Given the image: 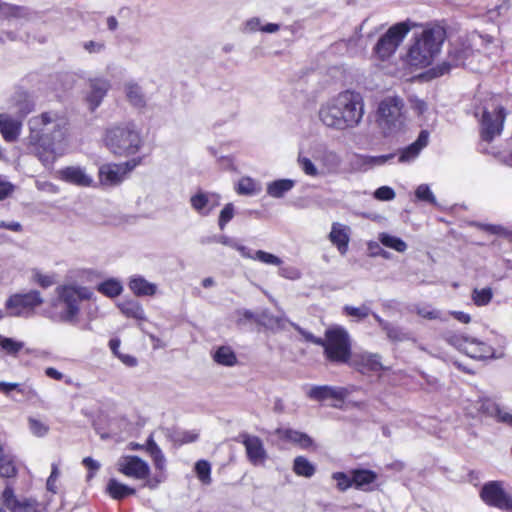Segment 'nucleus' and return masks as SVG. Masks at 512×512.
<instances>
[{
  "label": "nucleus",
  "mask_w": 512,
  "mask_h": 512,
  "mask_svg": "<svg viewBox=\"0 0 512 512\" xmlns=\"http://www.w3.org/2000/svg\"><path fill=\"white\" fill-rule=\"evenodd\" d=\"M405 104L399 96L383 98L376 111V123L386 137L394 136L406 128Z\"/></svg>",
  "instance_id": "nucleus-6"
},
{
  "label": "nucleus",
  "mask_w": 512,
  "mask_h": 512,
  "mask_svg": "<svg viewBox=\"0 0 512 512\" xmlns=\"http://www.w3.org/2000/svg\"><path fill=\"white\" fill-rule=\"evenodd\" d=\"M137 165L134 160L125 163L104 164L99 168V179L101 184L107 186H116L120 184L126 175L131 172Z\"/></svg>",
  "instance_id": "nucleus-14"
},
{
  "label": "nucleus",
  "mask_w": 512,
  "mask_h": 512,
  "mask_svg": "<svg viewBox=\"0 0 512 512\" xmlns=\"http://www.w3.org/2000/svg\"><path fill=\"white\" fill-rule=\"evenodd\" d=\"M128 286L136 296H153L157 291L156 284L139 275L131 277Z\"/></svg>",
  "instance_id": "nucleus-31"
},
{
  "label": "nucleus",
  "mask_w": 512,
  "mask_h": 512,
  "mask_svg": "<svg viewBox=\"0 0 512 512\" xmlns=\"http://www.w3.org/2000/svg\"><path fill=\"white\" fill-rule=\"evenodd\" d=\"M220 200L218 193L198 190L190 197V205L197 214L206 217L220 205Z\"/></svg>",
  "instance_id": "nucleus-17"
},
{
  "label": "nucleus",
  "mask_w": 512,
  "mask_h": 512,
  "mask_svg": "<svg viewBox=\"0 0 512 512\" xmlns=\"http://www.w3.org/2000/svg\"><path fill=\"white\" fill-rule=\"evenodd\" d=\"M57 177L71 185L78 187H90L93 184V177L86 168L75 165L67 166L57 171Z\"/></svg>",
  "instance_id": "nucleus-19"
},
{
  "label": "nucleus",
  "mask_w": 512,
  "mask_h": 512,
  "mask_svg": "<svg viewBox=\"0 0 512 512\" xmlns=\"http://www.w3.org/2000/svg\"><path fill=\"white\" fill-rule=\"evenodd\" d=\"M429 141V133L426 130H422L415 142L410 144L408 147L402 150L399 156V162H409L414 160L420 153V151L427 146Z\"/></svg>",
  "instance_id": "nucleus-29"
},
{
  "label": "nucleus",
  "mask_w": 512,
  "mask_h": 512,
  "mask_svg": "<svg viewBox=\"0 0 512 512\" xmlns=\"http://www.w3.org/2000/svg\"><path fill=\"white\" fill-rule=\"evenodd\" d=\"M43 303V298L39 291L31 290L24 294H13L5 302V311L7 316L11 317H29L34 310Z\"/></svg>",
  "instance_id": "nucleus-9"
},
{
  "label": "nucleus",
  "mask_w": 512,
  "mask_h": 512,
  "mask_svg": "<svg viewBox=\"0 0 512 512\" xmlns=\"http://www.w3.org/2000/svg\"><path fill=\"white\" fill-rule=\"evenodd\" d=\"M278 274L279 276L289 279V280H298L301 277V272L294 266H278Z\"/></svg>",
  "instance_id": "nucleus-59"
},
{
  "label": "nucleus",
  "mask_w": 512,
  "mask_h": 512,
  "mask_svg": "<svg viewBox=\"0 0 512 512\" xmlns=\"http://www.w3.org/2000/svg\"><path fill=\"white\" fill-rule=\"evenodd\" d=\"M394 158V154H386V155H378V156H371V155H361L358 156V162L365 170L371 169L377 166H383L388 161Z\"/></svg>",
  "instance_id": "nucleus-40"
},
{
  "label": "nucleus",
  "mask_w": 512,
  "mask_h": 512,
  "mask_svg": "<svg viewBox=\"0 0 512 512\" xmlns=\"http://www.w3.org/2000/svg\"><path fill=\"white\" fill-rule=\"evenodd\" d=\"M383 331H385L387 337L394 342H403L410 339L408 333H405L400 327L392 325L391 323H389Z\"/></svg>",
  "instance_id": "nucleus-53"
},
{
  "label": "nucleus",
  "mask_w": 512,
  "mask_h": 512,
  "mask_svg": "<svg viewBox=\"0 0 512 512\" xmlns=\"http://www.w3.org/2000/svg\"><path fill=\"white\" fill-rule=\"evenodd\" d=\"M244 258L256 260L263 264L273 266H280L283 263L278 256L263 250H257L255 252L250 250V256H245Z\"/></svg>",
  "instance_id": "nucleus-45"
},
{
  "label": "nucleus",
  "mask_w": 512,
  "mask_h": 512,
  "mask_svg": "<svg viewBox=\"0 0 512 512\" xmlns=\"http://www.w3.org/2000/svg\"><path fill=\"white\" fill-rule=\"evenodd\" d=\"M28 124L31 141L43 145L48 142L65 143L68 124L65 116L53 111L44 112L32 117Z\"/></svg>",
  "instance_id": "nucleus-4"
},
{
  "label": "nucleus",
  "mask_w": 512,
  "mask_h": 512,
  "mask_svg": "<svg viewBox=\"0 0 512 512\" xmlns=\"http://www.w3.org/2000/svg\"><path fill=\"white\" fill-rule=\"evenodd\" d=\"M124 90L129 103L135 108H144L146 106V98L142 87L133 81L125 83Z\"/></svg>",
  "instance_id": "nucleus-33"
},
{
  "label": "nucleus",
  "mask_w": 512,
  "mask_h": 512,
  "mask_svg": "<svg viewBox=\"0 0 512 512\" xmlns=\"http://www.w3.org/2000/svg\"><path fill=\"white\" fill-rule=\"evenodd\" d=\"M104 143L107 149L116 156L136 154L142 139L134 123H121L106 129Z\"/></svg>",
  "instance_id": "nucleus-5"
},
{
  "label": "nucleus",
  "mask_w": 512,
  "mask_h": 512,
  "mask_svg": "<svg viewBox=\"0 0 512 512\" xmlns=\"http://www.w3.org/2000/svg\"><path fill=\"white\" fill-rule=\"evenodd\" d=\"M493 297L492 289L489 287L477 289L472 292V300L476 306H486L490 303Z\"/></svg>",
  "instance_id": "nucleus-50"
},
{
  "label": "nucleus",
  "mask_w": 512,
  "mask_h": 512,
  "mask_svg": "<svg viewBox=\"0 0 512 512\" xmlns=\"http://www.w3.org/2000/svg\"><path fill=\"white\" fill-rule=\"evenodd\" d=\"M195 472L197 474L198 479L204 484L209 485L212 481L211 479V465L206 460H199L195 464Z\"/></svg>",
  "instance_id": "nucleus-48"
},
{
  "label": "nucleus",
  "mask_w": 512,
  "mask_h": 512,
  "mask_svg": "<svg viewBox=\"0 0 512 512\" xmlns=\"http://www.w3.org/2000/svg\"><path fill=\"white\" fill-rule=\"evenodd\" d=\"M343 313L346 316H351V317L355 318L357 321H361L371 314V309L369 306H367L365 304H363L359 307L345 305L343 307Z\"/></svg>",
  "instance_id": "nucleus-49"
},
{
  "label": "nucleus",
  "mask_w": 512,
  "mask_h": 512,
  "mask_svg": "<svg viewBox=\"0 0 512 512\" xmlns=\"http://www.w3.org/2000/svg\"><path fill=\"white\" fill-rule=\"evenodd\" d=\"M408 22H399L391 26L381 37L373 48L374 54L380 60H387L394 55L404 38L410 31Z\"/></svg>",
  "instance_id": "nucleus-8"
},
{
  "label": "nucleus",
  "mask_w": 512,
  "mask_h": 512,
  "mask_svg": "<svg viewBox=\"0 0 512 512\" xmlns=\"http://www.w3.org/2000/svg\"><path fill=\"white\" fill-rule=\"evenodd\" d=\"M19 8L0 1V17L10 18L15 17L18 14Z\"/></svg>",
  "instance_id": "nucleus-63"
},
{
  "label": "nucleus",
  "mask_w": 512,
  "mask_h": 512,
  "mask_svg": "<svg viewBox=\"0 0 512 512\" xmlns=\"http://www.w3.org/2000/svg\"><path fill=\"white\" fill-rule=\"evenodd\" d=\"M478 411L489 416L495 418L498 422L507 424L512 427V414L504 411L499 404L495 401L483 398L478 402Z\"/></svg>",
  "instance_id": "nucleus-24"
},
{
  "label": "nucleus",
  "mask_w": 512,
  "mask_h": 512,
  "mask_svg": "<svg viewBox=\"0 0 512 512\" xmlns=\"http://www.w3.org/2000/svg\"><path fill=\"white\" fill-rule=\"evenodd\" d=\"M237 441L244 446L246 457L252 465H264L268 458V454L263 441L258 436L243 432L239 434Z\"/></svg>",
  "instance_id": "nucleus-13"
},
{
  "label": "nucleus",
  "mask_w": 512,
  "mask_h": 512,
  "mask_svg": "<svg viewBox=\"0 0 512 512\" xmlns=\"http://www.w3.org/2000/svg\"><path fill=\"white\" fill-rule=\"evenodd\" d=\"M21 122L19 118L11 117L6 113L0 114V133L8 142H13L20 134Z\"/></svg>",
  "instance_id": "nucleus-28"
},
{
  "label": "nucleus",
  "mask_w": 512,
  "mask_h": 512,
  "mask_svg": "<svg viewBox=\"0 0 512 512\" xmlns=\"http://www.w3.org/2000/svg\"><path fill=\"white\" fill-rule=\"evenodd\" d=\"M82 463L90 471V473L88 474V479L92 478L94 472H96L100 468V463L91 457H85Z\"/></svg>",
  "instance_id": "nucleus-64"
},
{
  "label": "nucleus",
  "mask_w": 512,
  "mask_h": 512,
  "mask_svg": "<svg viewBox=\"0 0 512 512\" xmlns=\"http://www.w3.org/2000/svg\"><path fill=\"white\" fill-rule=\"evenodd\" d=\"M415 196L420 201L427 202L433 205L436 204V198L432 193L431 189L429 188V186L426 184H421L417 187V189L415 190Z\"/></svg>",
  "instance_id": "nucleus-56"
},
{
  "label": "nucleus",
  "mask_w": 512,
  "mask_h": 512,
  "mask_svg": "<svg viewBox=\"0 0 512 512\" xmlns=\"http://www.w3.org/2000/svg\"><path fill=\"white\" fill-rule=\"evenodd\" d=\"M280 25L276 23L263 24L259 17H252L243 23L242 31L244 33H255L261 31L263 33H276L279 31Z\"/></svg>",
  "instance_id": "nucleus-34"
},
{
  "label": "nucleus",
  "mask_w": 512,
  "mask_h": 512,
  "mask_svg": "<svg viewBox=\"0 0 512 512\" xmlns=\"http://www.w3.org/2000/svg\"><path fill=\"white\" fill-rule=\"evenodd\" d=\"M36 143L38 144L36 155L46 167L51 166L65 152L66 143L54 144V142H48L46 145H43L41 142Z\"/></svg>",
  "instance_id": "nucleus-25"
},
{
  "label": "nucleus",
  "mask_w": 512,
  "mask_h": 512,
  "mask_svg": "<svg viewBox=\"0 0 512 512\" xmlns=\"http://www.w3.org/2000/svg\"><path fill=\"white\" fill-rule=\"evenodd\" d=\"M16 474V467L12 458L8 455L0 454V477L10 478Z\"/></svg>",
  "instance_id": "nucleus-52"
},
{
  "label": "nucleus",
  "mask_w": 512,
  "mask_h": 512,
  "mask_svg": "<svg viewBox=\"0 0 512 512\" xmlns=\"http://www.w3.org/2000/svg\"><path fill=\"white\" fill-rule=\"evenodd\" d=\"M14 191L15 186L11 182L5 179H0V201L11 196Z\"/></svg>",
  "instance_id": "nucleus-62"
},
{
  "label": "nucleus",
  "mask_w": 512,
  "mask_h": 512,
  "mask_svg": "<svg viewBox=\"0 0 512 512\" xmlns=\"http://www.w3.org/2000/svg\"><path fill=\"white\" fill-rule=\"evenodd\" d=\"M276 433L286 440L295 442L303 448H308L313 441L307 434L293 429H277Z\"/></svg>",
  "instance_id": "nucleus-37"
},
{
  "label": "nucleus",
  "mask_w": 512,
  "mask_h": 512,
  "mask_svg": "<svg viewBox=\"0 0 512 512\" xmlns=\"http://www.w3.org/2000/svg\"><path fill=\"white\" fill-rule=\"evenodd\" d=\"M505 116V109L501 106L495 108L492 112L487 110L483 112L481 119L482 140L490 142L494 137L501 134Z\"/></svg>",
  "instance_id": "nucleus-12"
},
{
  "label": "nucleus",
  "mask_w": 512,
  "mask_h": 512,
  "mask_svg": "<svg viewBox=\"0 0 512 512\" xmlns=\"http://www.w3.org/2000/svg\"><path fill=\"white\" fill-rule=\"evenodd\" d=\"M481 499L489 506L512 512V499L505 492L501 481H489L480 491Z\"/></svg>",
  "instance_id": "nucleus-11"
},
{
  "label": "nucleus",
  "mask_w": 512,
  "mask_h": 512,
  "mask_svg": "<svg viewBox=\"0 0 512 512\" xmlns=\"http://www.w3.org/2000/svg\"><path fill=\"white\" fill-rule=\"evenodd\" d=\"M464 353L477 360H483L494 357V349L485 342L479 341L476 338H469L467 345L464 348Z\"/></svg>",
  "instance_id": "nucleus-27"
},
{
  "label": "nucleus",
  "mask_w": 512,
  "mask_h": 512,
  "mask_svg": "<svg viewBox=\"0 0 512 512\" xmlns=\"http://www.w3.org/2000/svg\"><path fill=\"white\" fill-rule=\"evenodd\" d=\"M3 500L11 512H36L37 502L31 498H17L11 488L6 487L3 491Z\"/></svg>",
  "instance_id": "nucleus-22"
},
{
  "label": "nucleus",
  "mask_w": 512,
  "mask_h": 512,
  "mask_svg": "<svg viewBox=\"0 0 512 512\" xmlns=\"http://www.w3.org/2000/svg\"><path fill=\"white\" fill-rule=\"evenodd\" d=\"M293 470L299 476L310 478L315 473V466L305 457L298 456L294 460Z\"/></svg>",
  "instance_id": "nucleus-46"
},
{
  "label": "nucleus",
  "mask_w": 512,
  "mask_h": 512,
  "mask_svg": "<svg viewBox=\"0 0 512 512\" xmlns=\"http://www.w3.org/2000/svg\"><path fill=\"white\" fill-rule=\"evenodd\" d=\"M297 162L299 167L306 175L311 177H317L319 175L317 167L309 158L299 155Z\"/></svg>",
  "instance_id": "nucleus-57"
},
{
  "label": "nucleus",
  "mask_w": 512,
  "mask_h": 512,
  "mask_svg": "<svg viewBox=\"0 0 512 512\" xmlns=\"http://www.w3.org/2000/svg\"><path fill=\"white\" fill-rule=\"evenodd\" d=\"M34 108V102L22 88H16L8 100L7 109L18 118H24Z\"/></svg>",
  "instance_id": "nucleus-20"
},
{
  "label": "nucleus",
  "mask_w": 512,
  "mask_h": 512,
  "mask_svg": "<svg viewBox=\"0 0 512 512\" xmlns=\"http://www.w3.org/2000/svg\"><path fill=\"white\" fill-rule=\"evenodd\" d=\"M28 424L31 433L37 437H43L49 431V426L36 418L29 417Z\"/></svg>",
  "instance_id": "nucleus-55"
},
{
  "label": "nucleus",
  "mask_w": 512,
  "mask_h": 512,
  "mask_svg": "<svg viewBox=\"0 0 512 512\" xmlns=\"http://www.w3.org/2000/svg\"><path fill=\"white\" fill-rule=\"evenodd\" d=\"M295 186V181L291 179H279L267 184L266 192L273 198H282L287 192Z\"/></svg>",
  "instance_id": "nucleus-35"
},
{
  "label": "nucleus",
  "mask_w": 512,
  "mask_h": 512,
  "mask_svg": "<svg viewBox=\"0 0 512 512\" xmlns=\"http://www.w3.org/2000/svg\"><path fill=\"white\" fill-rule=\"evenodd\" d=\"M323 349L326 360L335 364H349L353 356L350 335L339 325L325 331Z\"/></svg>",
  "instance_id": "nucleus-7"
},
{
  "label": "nucleus",
  "mask_w": 512,
  "mask_h": 512,
  "mask_svg": "<svg viewBox=\"0 0 512 512\" xmlns=\"http://www.w3.org/2000/svg\"><path fill=\"white\" fill-rule=\"evenodd\" d=\"M332 478L337 483V488L340 491H346L348 488L353 486L352 476L349 477L344 472H335L332 474Z\"/></svg>",
  "instance_id": "nucleus-58"
},
{
  "label": "nucleus",
  "mask_w": 512,
  "mask_h": 512,
  "mask_svg": "<svg viewBox=\"0 0 512 512\" xmlns=\"http://www.w3.org/2000/svg\"><path fill=\"white\" fill-rule=\"evenodd\" d=\"M90 91L87 94L86 100L89 109L94 111L98 108L110 89V82L104 78L91 79L89 82Z\"/></svg>",
  "instance_id": "nucleus-23"
},
{
  "label": "nucleus",
  "mask_w": 512,
  "mask_h": 512,
  "mask_svg": "<svg viewBox=\"0 0 512 512\" xmlns=\"http://www.w3.org/2000/svg\"><path fill=\"white\" fill-rule=\"evenodd\" d=\"M260 191L259 184L251 177H242L236 187V192L239 195H255Z\"/></svg>",
  "instance_id": "nucleus-44"
},
{
  "label": "nucleus",
  "mask_w": 512,
  "mask_h": 512,
  "mask_svg": "<svg viewBox=\"0 0 512 512\" xmlns=\"http://www.w3.org/2000/svg\"><path fill=\"white\" fill-rule=\"evenodd\" d=\"M116 466L120 473L135 480H144L150 474L148 463L134 455L121 456Z\"/></svg>",
  "instance_id": "nucleus-15"
},
{
  "label": "nucleus",
  "mask_w": 512,
  "mask_h": 512,
  "mask_svg": "<svg viewBox=\"0 0 512 512\" xmlns=\"http://www.w3.org/2000/svg\"><path fill=\"white\" fill-rule=\"evenodd\" d=\"M446 32L441 26H428L414 37L407 53V61L411 66L427 67L439 54L445 40Z\"/></svg>",
  "instance_id": "nucleus-3"
},
{
  "label": "nucleus",
  "mask_w": 512,
  "mask_h": 512,
  "mask_svg": "<svg viewBox=\"0 0 512 512\" xmlns=\"http://www.w3.org/2000/svg\"><path fill=\"white\" fill-rule=\"evenodd\" d=\"M97 291L107 297L114 298L122 293L123 286L118 280L109 279L98 284Z\"/></svg>",
  "instance_id": "nucleus-41"
},
{
  "label": "nucleus",
  "mask_w": 512,
  "mask_h": 512,
  "mask_svg": "<svg viewBox=\"0 0 512 512\" xmlns=\"http://www.w3.org/2000/svg\"><path fill=\"white\" fill-rule=\"evenodd\" d=\"M329 240L335 245L341 255H345L350 241V228L339 222L332 223Z\"/></svg>",
  "instance_id": "nucleus-26"
},
{
  "label": "nucleus",
  "mask_w": 512,
  "mask_h": 512,
  "mask_svg": "<svg viewBox=\"0 0 512 512\" xmlns=\"http://www.w3.org/2000/svg\"><path fill=\"white\" fill-rule=\"evenodd\" d=\"M349 365L362 374L377 373L387 368L381 362V356L378 353L360 352L354 353Z\"/></svg>",
  "instance_id": "nucleus-16"
},
{
  "label": "nucleus",
  "mask_w": 512,
  "mask_h": 512,
  "mask_svg": "<svg viewBox=\"0 0 512 512\" xmlns=\"http://www.w3.org/2000/svg\"><path fill=\"white\" fill-rule=\"evenodd\" d=\"M212 241H216V242H219L225 246H229L235 250H237L242 257H245V256H250V249L244 245H241L239 243H237L236 241L232 240L231 238L227 237V236H214L212 238H208L207 240L205 239H202L201 242L202 243H210Z\"/></svg>",
  "instance_id": "nucleus-43"
},
{
  "label": "nucleus",
  "mask_w": 512,
  "mask_h": 512,
  "mask_svg": "<svg viewBox=\"0 0 512 512\" xmlns=\"http://www.w3.org/2000/svg\"><path fill=\"white\" fill-rule=\"evenodd\" d=\"M395 196V191L389 186H381L374 192V197L380 201H391Z\"/></svg>",
  "instance_id": "nucleus-61"
},
{
  "label": "nucleus",
  "mask_w": 512,
  "mask_h": 512,
  "mask_svg": "<svg viewBox=\"0 0 512 512\" xmlns=\"http://www.w3.org/2000/svg\"><path fill=\"white\" fill-rule=\"evenodd\" d=\"M472 55L473 49L471 45L467 41L459 39L451 43L447 60L433 68V73L435 76H442L449 73L451 68L465 65L466 61Z\"/></svg>",
  "instance_id": "nucleus-10"
},
{
  "label": "nucleus",
  "mask_w": 512,
  "mask_h": 512,
  "mask_svg": "<svg viewBox=\"0 0 512 512\" xmlns=\"http://www.w3.org/2000/svg\"><path fill=\"white\" fill-rule=\"evenodd\" d=\"M364 116L362 96L351 90L338 93L323 102L318 110L319 121L327 128L336 131L354 129Z\"/></svg>",
  "instance_id": "nucleus-1"
},
{
  "label": "nucleus",
  "mask_w": 512,
  "mask_h": 512,
  "mask_svg": "<svg viewBox=\"0 0 512 512\" xmlns=\"http://www.w3.org/2000/svg\"><path fill=\"white\" fill-rule=\"evenodd\" d=\"M56 297L47 312L48 317L58 323L76 324L80 313V303L93 296L92 291L83 286L61 285L55 289Z\"/></svg>",
  "instance_id": "nucleus-2"
},
{
  "label": "nucleus",
  "mask_w": 512,
  "mask_h": 512,
  "mask_svg": "<svg viewBox=\"0 0 512 512\" xmlns=\"http://www.w3.org/2000/svg\"><path fill=\"white\" fill-rule=\"evenodd\" d=\"M469 338L470 337L468 336L457 334L454 332H446L444 335L445 341L461 352H464V348L467 345Z\"/></svg>",
  "instance_id": "nucleus-51"
},
{
  "label": "nucleus",
  "mask_w": 512,
  "mask_h": 512,
  "mask_svg": "<svg viewBox=\"0 0 512 512\" xmlns=\"http://www.w3.org/2000/svg\"><path fill=\"white\" fill-rule=\"evenodd\" d=\"M378 240L385 247H388L400 253L405 252L407 249V244L401 238L390 235L385 232L379 234Z\"/></svg>",
  "instance_id": "nucleus-42"
},
{
  "label": "nucleus",
  "mask_w": 512,
  "mask_h": 512,
  "mask_svg": "<svg viewBox=\"0 0 512 512\" xmlns=\"http://www.w3.org/2000/svg\"><path fill=\"white\" fill-rule=\"evenodd\" d=\"M145 449L151 456L155 468L161 473V475L156 476L153 479L147 480L146 485L149 488L153 489L163 481L162 472L165 470L166 467V458L152 436H150L147 439Z\"/></svg>",
  "instance_id": "nucleus-21"
},
{
  "label": "nucleus",
  "mask_w": 512,
  "mask_h": 512,
  "mask_svg": "<svg viewBox=\"0 0 512 512\" xmlns=\"http://www.w3.org/2000/svg\"><path fill=\"white\" fill-rule=\"evenodd\" d=\"M213 360L226 367H233L237 364V356L229 346H220L213 353Z\"/></svg>",
  "instance_id": "nucleus-36"
},
{
  "label": "nucleus",
  "mask_w": 512,
  "mask_h": 512,
  "mask_svg": "<svg viewBox=\"0 0 512 512\" xmlns=\"http://www.w3.org/2000/svg\"><path fill=\"white\" fill-rule=\"evenodd\" d=\"M235 215V207L232 203H227L220 211L218 218V226L220 230H224L226 225L233 219Z\"/></svg>",
  "instance_id": "nucleus-54"
},
{
  "label": "nucleus",
  "mask_w": 512,
  "mask_h": 512,
  "mask_svg": "<svg viewBox=\"0 0 512 512\" xmlns=\"http://www.w3.org/2000/svg\"><path fill=\"white\" fill-rule=\"evenodd\" d=\"M121 312L130 318L137 320L145 319V312L142 305L136 300H126L121 302L119 305Z\"/></svg>",
  "instance_id": "nucleus-39"
},
{
  "label": "nucleus",
  "mask_w": 512,
  "mask_h": 512,
  "mask_svg": "<svg viewBox=\"0 0 512 512\" xmlns=\"http://www.w3.org/2000/svg\"><path fill=\"white\" fill-rule=\"evenodd\" d=\"M0 347L9 355L16 356L24 347V342L0 336Z\"/></svg>",
  "instance_id": "nucleus-47"
},
{
  "label": "nucleus",
  "mask_w": 512,
  "mask_h": 512,
  "mask_svg": "<svg viewBox=\"0 0 512 512\" xmlns=\"http://www.w3.org/2000/svg\"><path fill=\"white\" fill-rule=\"evenodd\" d=\"M319 161L327 174H338L343 162L341 156L333 150H324Z\"/></svg>",
  "instance_id": "nucleus-32"
},
{
  "label": "nucleus",
  "mask_w": 512,
  "mask_h": 512,
  "mask_svg": "<svg viewBox=\"0 0 512 512\" xmlns=\"http://www.w3.org/2000/svg\"><path fill=\"white\" fill-rule=\"evenodd\" d=\"M107 491L113 499H123L129 495H134L136 490L128 485L119 482L116 479H110L107 485Z\"/></svg>",
  "instance_id": "nucleus-38"
},
{
  "label": "nucleus",
  "mask_w": 512,
  "mask_h": 512,
  "mask_svg": "<svg viewBox=\"0 0 512 512\" xmlns=\"http://www.w3.org/2000/svg\"><path fill=\"white\" fill-rule=\"evenodd\" d=\"M353 486L356 489L370 491L371 485L377 479V473L368 469H354L351 471Z\"/></svg>",
  "instance_id": "nucleus-30"
},
{
  "label": "nucleus",
  "mask_w": 512,
  "mask_h": 512,
  "mask_svg": "<svg viewBox=\"0 0 512 512\" xmlns=\"http://www.w3.org/2000/svg\"><path fill=\"white\" fill-rule=\"evenodd\" d=\"M33 280L43 288H48L56 283L54 275L42 274L39 271L33 273Z\"/></svg>",
  "instance_id": "nucleus-60"
},
{
  "label": "nucleus",
  "mask_w": 512,
  "mask_h": 512,
  "mask_svg": "<svg viewBox=\"0 0 512 512\" xmlns=\"http://www.w3.org/2000/svg\"><path fill=\"white\" fill-rule=\"evenodd\" d=\"M349 392L344 387L330 385H312L306 391V396L314 401L323 402L326 400H335L343 402Z\"/></svg>",
  "instance_id": "nucleus-18"
}]
</instances>
